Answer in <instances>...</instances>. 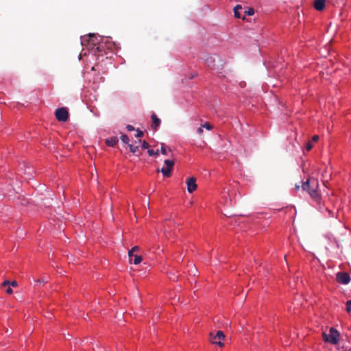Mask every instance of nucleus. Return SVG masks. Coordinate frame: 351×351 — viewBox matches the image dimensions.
<instances>
[{
	"instance_id": "nucleus-2",
	"label": "nucleus",
	"mask_w": 351,
	"mask_h": 351,
	"mask_svg": "<svg viewBox=\"0 0 351 351\" xmlns=\"http://www.w3.org/2000/svg\"><path fill=\"white\" fill-rule=\"evenodd\" d=\"M339 336L340 333L339 331L333 327L330 328V334H326V332L322 333L324 341L332 345H336L338 343Z\"/></svg>"
},
{
	"instance_id": "nucleus-4",
	"label": "nucleus",
	"mask_w": 351,
	"mask_h": 351,
	"mask_svg": "<svg viewBox=\"0 0 351 351\" xmlns=\"http://www.w3.org/2000/svg\"><path fill=\"white\" fill-rule=\"evenodd\" d=\"M55 116L58 121L65 122L69 119V111L64 107L58 108L55 112Z\"/></svg>"
},
{
	"instance_id": "nucleus-20",
	"label": "nucleus",
	"mask_w": 351,
	"mask_h": 351,
	"mask_svg": "<svg viewBox=\"0 0 351 351\" xmlns=\"http://www.w3.org/2000/svg\"><path fill=\"white\" fill-rule=\"evenodd\" d=\"M141 147L143 149H148L149 147V145L147 142H146L145 141H143L142 142V145H141Z\"/></svg>"
},
{
	"instance_id": "nucleus-3",
	"label": "nucleus",
	"mask_w": 351,
	"mask_h": 351,
	"mask_svg": "<svg viewBox=\"0 0 351 351\" xmlns=\"http://www.w3.org/2000/svg\"><path fill=\"white\" fill-rule=\"evenodd\" d=\"M225 338V335L221 330H218L215 335L210 332V341L212 343L216 344L219 347L223 346V343L222 340Z\"/></svg>"
},
{
	"instance_id": "nucleus-1",
	"label": "nucleus",
	"mask_w": 351,
	"mask_h": 351,
	"mask_svg": "<svg viewBox=\"0 0 351 351\" xmlns=\"http://www.w3.org/2000/svg\"><path fill=\"white\" fill-rule=\"evenodd\" d=\"M318 182L316 179L309 178L306 182H302V189L303 191H306L311 197L315 199H319V194L317 192Z\"/></svg>"
},
{
	"instance_id": "nucleus-22",
	"label": "nucleus",
	"mask_w": 351,
	"mask_h": 351,
	"mask_svg": "<svg viewBox=\"0 0 351 351\" xmlns=\"http://www.w3.org/2000/svg\"><path fill=\"white\" fill-rule=\"evenodd\" d=\"M313 143L311 141H308L306 144V149L307 151H310L312 148H313Z\"/></svg>"
},
{
	"instance_id": "nucleus-31",
	"label": "nucleus",
	"mask_w": 351,
	"mask_h": 351,
	"mask_svg": "<svg viewBox=\"0 0 351 351\" xmlns=\"http://www.w3.org/2000/svg\"><path fill=\"white\" fill-rule=\"evenodd\" d=\"M38 282L40 283H43V282H47V280L45 278H40V279L38 280Z\"/></svg>"
},
{
	"instance_id": "nucleus-17",
	"label": "nucleus",
	"mask_w": 351,
	"mask_h": 351,
	"mask_svg": "<svg viewBox=\"0 0 351 351\" xmlns=\"http://www.w3.org/2000/svg\"><path fill=\"white\" fill-rule=\"evenodd\" d=\"M121 140L123 141V143H124L125 144H128V143H129V138L125 134L121 135Z\"/></svg>"
},
{
	"instance_id": "nucleus-25",
	"label": "nucleus",
	"mask_w": 351,
	"mask_h": 351,
	"mask_svg": "<svg viewBox=\"0 0 351 351\" xmlns=\"http://www.w3.org/2000/svg\"><path fill=\"white\" fill-rule=\"evenodd\" d=\"M319 140V136L318 135H314L312 137L311 142H317Z\"/></svg>"
},
{
	"instance_id": "nucleus-27",
	"label": "nucleus",
	"mask_w": 351,
	"mask_h": 351,
	"mask_svg": "<svg viewBox=\"0 0 351 351\" xmlns=\"http://www.w3.org/2000/svg\"><path fill=\"white\" fill-rule=\"evenodd\" d=\"M10 282L9 280H5L1 284V287H5L9 285Z\"/></svg>"
},
{
	"instance_id": "nucleus-33",
	"label": "nucleus",
	"mask_w": 351,
	"mask_h": 351,
	"mask_svg": "<svg viewBox=\"0 0 351 351\" xmlns=\"http://www.w3.org/2000/svg\"><path fill=\"white\" fill-rule=\"evenodd\" d=\"M300 187V185H298V184H295V189L296 191H298Z\"/></svg>"
},
{
	"instance_id": "nucleus-7",
	"label": "nucleus",
	"mask_w": 351,
	"mask_h": 351,
	"mask_svg": "<svg viewBox=\"0 0 351 351\" xmlns=\"http://www.w3.org/2000/svg\"><path fill=\"white\" fill-rule=\"evenodd\" d=\"M186 183L189 193H191L197 189L196 179L194 177L187 179Z\"/></svg>"
},
{
	"instance_id": "nucleus-9",
	"label": "nucleus",
	"mask_w": 351,
	"mask_h": 351,
	"mask_svg": "<svg viewBox=\"0 0 351 351\" xmlns=\"http://www.w3.org/2000/svg\"><path fill=\"white\" fill-rule=\"evenodd\" d=\"M325 0H315L314 1V8L318 10H322L325 7Z\"/></svg>"
},
{
	"instance_id": "nucleus-32",
	"label": "nucleus",
	"mask_w": 351,
	"mask_h": 351,
	"mask_svg": "<svg viewBox=\"0 0 351 351\" xmlns=\"http://www.w3.org/2000/svg\"><path fill=\"white\" fill-rule=\"evenodd\" d=\"M341 349H342L343 351H351V348L348 350H347L346 349H345L344 346H342Z\"/></svg>"
},
{
	"instance_id": "nucleus-13",
	"label": "nucleus",
	"mask_w": 351,
	"mask_h": 351,
	"mask_svg": "<svg viewBox=\"0 0 351 351\" xmlns=\"http://www.w3.org/2000/svg\"><path fill=\"white\" fill-rule=\"evenodd\" d=\"M142 261V257L141 256L138 255H134L132 258V263H133L134 265H138Z\"/></svg>"
},
{
	"instance_id": "nucleus-5",
	"label": "nucleus",
	"mask_w": 351,
	"mask_h": 351,
	"mask_svg": "<svg viewBox=\"0 0 351 351\" xmlns=\"http://www.w3.org/2000/svg\"><path fill=\"white\" fill-rule=\"evenodd\" d=\"M164 162L166 165V167H162L160 171L163 174L164 176L170 177L174 165V161L171 160H165ZM158 171H159V170H158Z\"/></svg>"
},
{
	"instance_id": "nucleus-11",
	"label": "nucleus",
	"mask_w": 351,
	"mask_h": 351,
	"mask_svg": "<svg viewBox=\"0 0 351 351\" xmlns=\"http://www.w3.org/2000/svg\"><path fill=\"white\" fill-rule=\"evenodd\" d=\"M139 249V247L138 246H134L128 252V256H129V258H130V262L132 263V258L133 257V256H134L135 254H134V253L136 251H138Z\"/></svg>"
},
{
	"instance_id": "nucleus-15",
	"label": "nucleus",
	"mask_w": 351,
	"mask_h": 351,
	"mask_svg": "<svg viewBox=\"0 0 351 351\" xmlns=\"http://www.w3.org/2000/svg\"><path fill=\"white\" fill-rule=\"evenodd\" d=\"M161 154L162 155H167V150L165 147V144L162 143H161V148H160Z\"/></svg>"
},
{
	"instance_id": "nucleus-19",
	"label": "nucleus",
	"mask_w": 351,
	"mask_h": 351,
	"mask_svg": "<svg viewBox=\"0 0 351 351\" xmlns=\"http://www.w3.org/2000/svg\"><path fill=\"white\" fill-rule=\"evenodd\" d=\"M136 132H136V134L135 135V136L136 138H141V137H142L143 136V131L140 130L139 129H137Z\"/></svg>"
},
{
	"instance_id": "nucleus-6",
	"label": "nucleus",
	"mask_w": 351,
	"mask_h": 351,
	"mask_svg": "<svg viewBox=\"0 0 351 351\" xmlns=\"http://www.w3.org/2000/svg\"><path fill=\"white\" fill-rule=\"evenodd\" d=\"M337 281L343 285H347L350 281V277L348 273L338 272L336 276Z\"/></svg>"
},
{
	"instance_id": "nucleus-26",
	"label": "nucleus",
	"mask_w": 351,
	"mask_h": 351,
	"mask_svg": "<svg viewBox=\"0 0 351 351\" xmlns=\"http://www.w3.org/2000/svg\"><path fill=\"white\" fill-rule=\"evenodd\" d=\"M126 128H127V130H128V131H133V130H135V129H134V128L132 125H128L126 126Z\"/></svg>"
},
{
	"instance_id": "nucleus-28",
	"label": "nucleus",
	"mask_w": 351,
	"mask_h": 351,
	"mask_svg": "<svg viewBox=\"0 0 351 351\" xmlns=\"http://www.w3.org/2000/svg\"><path fill=\"white\" fill-rule=\"evenodd\" d=\"M10 285L12 286V287H16L17 286V282L16 281L14 280V281H12L10 282Z\"/></svg>"
},
{
	"instance_id": "nucleus-8",
	"label": "nucleus",
	"mask_w": 351,
	"mask_h": 351,
	"mask_svg": "<svg viewBox=\"0 0 351 351\" xmlns=\"http://www.w3.org/2000/svg\"><path fill=\"white\" fill-rule=\"evenodd\" d=\"M152 128L154 130H156L158 128V127L160 126L161 121L159 118H158L156 114L154 113H153L152 115Z\"/></svg>"
},
{
	"instance_id": "nucleus-30",
	"label": "nucleus",
	"mask_w": 351,
	"mask_h": 351,
	"mask_svg": "<svg viewBox=\"0 0 351 351\" xmlns=\"http://www.w3.org/2000/svg\"><path fill=\"white\" fill-rule=\"evenodd\" d=\"M203 132V127H199L198 129H197V133L199 134H201Z\"/></svg>"
},
{
	"instance_id": "nucleus-21",
	"label": "nucleus",
	"mask_w": 351,
	"mask_h": 351,
	"mask_svg": "<svg viewBox=\"0 0 351 351\" xmlns=\"http://www.w3.org/2000/svg\"><path fill=\"white\" fill-rule=\"evenodd\" d=\"M89 37H90V40L95 45V41H96L95 40H97V38L94 34H89Z\"/></svg>"
},
{
	"instance_id": "nucleus-29",
	"label": "nucleus",
	"mask_w": 351,
	"mask_h": 351,
	"mask_svg": "<svg viewBox=\"0 0 351 351\" xmlns=\"http://www.w3.org/2000/svg\"><path fill=\"white\" fill-rule=\"evenodd\" d=\"M6 291V293H7L8 294H11V293H12V292H13V291H12V289L10 287H8V289H6V291Z\"/></svg>"
},
{
	"instance_id": "nucleus-18",
	"label": "nucleus",
	"mask_w": 351,
	"mask_h": 351,
	"mask_svg": "<svg viewBox=\"0 0 351 351\" xmlns=\"http://www.w3.org/2000/svg\"><path fill=\"white\" fill-rule=\"evenodd\" d=\"M245 13L248 16H252L254 14V10L252 8H250Z\"/></svg>"
},
{
	"instance_id": "nucleus-24",
	"label": "nucleus",
	"mask_w": 351,
	"mask_h": 351,
	"mask_svg": "<svg viewBox=\"0 0 351 351\" xmlns=\"http://www.w3.org/2000/svg\"><path fill=\"white\" fill-rule=\"evenodd\" d=\"M346 305H347V308H346L347 311L350 312L351 311V300H348L347 302Z\"/></svg>"
},
{
	"instance_id": "nucleus-23",
	"label": "nucleus",
	"mask_w": 351,
	"mask_h": 351,
	"mask_svg": "<svg viewBox=\"0 0 351 351\" xmlns=\"http://www.w3.org/2000/svg\"><path fill=\"white\" fill-rule=\"evenodd\" d=\"M202 126L208 130H210L213 128V126L209 123H206Z\"/></svg>"
},
{
	"instance_id": "nucleus-14",
	"label": "nucleus",
	"mask_w": 351,
	"mask_h": 351,
	"mask_svg": "<svg viewBox=\"0 0 351 351\" xmlns=\"http://www.w3.org/2000/svg\"><path fill=\"white\" fill-rule=\"evenodd\" d=\"M128 147L130 148V152L132 153H134V154L136 153L138 151V146H134V145H133L132 144H129Z\"/></svg>"
},
{
	"instance_id": "nucleus-10",
	"label": "nucleus",
	"mask_w": 351,
	"mask_h": 351,
	"mask_svg": "<svg viewBox=\"0 0 351 351\" xmlns=\"http://www.w3.org/2000/svg\"><path fill=\"white\" fill-rule=\"evenodd\" d=\"M118 142L119 139L116 136L111 137L106 141V145L110 147H114Z\"/></svg>"
},
{
	"instance_id": "nucleus-34",
	"label": "nucleus",
	"mask_w": 351,
	"mask_h": 351,
	"mask_svg": "<svg viewBox=\"0 0 351 351\" xmlns=\"http://www.w3.org/2000/svg\"><path fill=\"white\" fill-rule=\"evenodd\" d=\"M210 62H214V60H213L212 57H210ZM207 61L208 62L209 61V58L207 60Z\"/></svg>"
},
{
	"instance_id": "nucleus-16",
	"label": "nucleus",
	"mask_w": 351,
	"mask_h": 351,
	"mask_svg": "<svg viewBox=\"0 0 351 351\" xmlns=\"http://www.w3.org/2000/svg\"><path fill=\"white\" fill-rule=\"evenodd\" d=\"M147 153L150 156H158L159 154L158 150L154 151L153 149H148Z\"/></svg>"
},
{
	"instance_id": "nucleus-12",
	"label": "nucleus",
	"mask_w": 351,
	"mask_h": 351,
	"mask_svg": "<svg viewBox=\"0 0 351 351\" xmlns=\"http://www.w3.org/2000/svg\"><path fill=\"white\" fill-rule=\"evenodd\" d=\"M241 9H242V7L240 5H237L234 7V16L236 18H238V19L241 18V14H240V12H239V10H241Z\"/></svg>"
}]
</instances>
